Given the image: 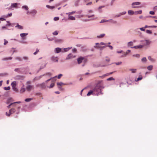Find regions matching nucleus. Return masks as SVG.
Segmentation results:
<instances>
[{
    "instance_id": "f257e3e1",
    "label": "nucleus",
    "mask_w": 157,
    "mask_h": 157,
    "mask_svg": "<svg viewBox=\"0 0 157 157\" xmlns=\"http://www.w3.org/2000/svg\"><path fill=\"white\" fill-rule=\"evenodd\" d=\"M104 88L103 86L102 85L98 84L93 89L94 92V94H95L98 95L99 93L100 92L101 94V90Z\"/></svg>"
},
{
    "instance_id": "f03ea898",
    "label": "nucleus",
    "mask_w": 157,
    "mask_h": 157,
    "mask_svg": "<svg viewBox=\"0 0 157 157\" xmlns=\"http://www.w3.org/2000/svg\"><path fill=\"white\" fill-rule=\"evenodd\" d=\"M31 82L30 81H28L26 82L27 86L26 87V89L27 91H30L34 89V87L33 86L30 85Z\"/></svg>"
},
{
    "instance_id": "7ed1b4c3",
    "label": "nucleus",
    "mask_w": 157,
    "mask_h": 157,
    "mask_svg": "<svg viewBox=\"0 0 157 157\" xmlns=\"http://www.w3.org/2000/svg\"><path fill=\"white\" fill-rule=\"evenodd\" d=\"M11 86L13 90L16 92H17L18 90L17 88L16 87V82L15 81H13L11 83Z\"/></svg>"
},
{
    "instance_id": "20e7f679",
    "label": "nucleus",
    "mask_w": 157,
    "mask_h": 157,
    "mask_svg": "<svg viewBox=\"0 0 157 157\" xmlns=\"http://www.w3.org/2000/svg\"><path fill=\"white\" fill-rule=\"evenodd\" d=\"M84 59V58L82 57H80L79 58L77 59L78 63V64H80L82 62V60Z\"/></svg>"
},
{
    "instance_id": "39448f33",
    "label": "nucleus",
    "mask_w": 157,
    "mask_h": 157,
    "mask_svg": "<svg viewBox=\"0 0 157 157\" xmlns=\"http://www.w3.org/2000/svg\"><path fill=\"white\" fill-rule=\"evenodd\" d=\"M140 4V3L139 2H133L132 3V7L133 8H136L137 7H136L134 6L135 5H138Z\"/></svg>"
},
{
    "instance_id": "423d86ee",
    "label": "nucleus",
    "mask_w": 157,
    "mask_h": 157,
    "mask_svg": "<svg viewBox=\"0 0 157 157\" xmlns=\"http://www.w3.org/2000/svg\"><path fill=\"white\" fill-rule=\"evenodd\" d=\"M75 57V56H74L72 54H70L68 55L67 57L66 58V59L67 60L70 59H71L74 58Z\"/></svg>"
},
{
    "instance_id": "0eeeda50",
    "label": "nucleus",
    "mask_w": 157,
    "mask_h": 157,
    "mask_svg": "<svg viewBox=\"0 0 157 157\" xmlns=\"http://www.w3.org/2000/svg\"><path fill=\"white\" fill-rule=\"evenodd\" d=\"M37 86H40L43 88H44L46 87V85L44 83H43L40 84H38L37 85Z\"/></svg>"
},
{
    "instance_id": "6e6552de",
    "label": "nucleus",
    "mask_w": 157,
    "mask_h": 157,
    "mask_svg": "<svg viewBox=\"0 0 157 157\" xmlns=\"http://www.w3.org/2000/svg\"><path fill=\"white\" fill-rule=\"evenodd\" d=\"M143 47V46L142 45H139L138 46H134L133 47H132V48H134L135 49H137V48H142Z\"/></svg>"
},
{
    "instance_id": "1a4fd4ad",
    "label": "nucleus",
    "mask_w": 157,
    "mask_h": 157,
    "mask_svg": "<svg viewBox=\"0 0 157 157\" xmlns=\"http://www.w3.org/2000/svg\"><path fill=\"white\" fill-rule=\"evenodd\" d=\"M106 46H104L103 47H101L100 45H95L94 47L97 48H101V49H102L103 48L106 47Z\"/></svg>"
},
{
    "instance_id": "9d476101",
    "label": "nucleus",
    "mask_w": 157,
    "mask_h": 157,
    "mask_svg": "<svg viewBox=\"0 0 157 157\" xmlns=\"http://www.w3.org/2000/svg\"><path fill=\"white\" fill-rule=\"evenodd\" d=\"M37 11L35 10H33L31 11V13L32 14L33 16H35L37 13Z\"/></svg>"
},
{
    "instance_id": "9b49d317",
    "label": "nucleus",
    "mask_w": 157,
    "mask_h": 157,
    "mask_svg": "<svg viewBox=\"0 0 157 157\" xmlns=\"http://www.w3.org/2000/svg\"><path fill=\"white\" fill-rule=\"evenodd\" d=\"M28 34V33H21L20 34V36L22 38V39H24L25 36Z\"/></svg>"
},
{
    "instance_id": "f8f14e48",
    "label": "nucleus",
    "mask_w": 157,
    "mask_h": 157,
    "mask_svg": "<svg viewBox=\"0 0 157 157\" xmlns=\"http://www.w3.org/2000/svg\"><path fill=\"white\" fill-rule=\"evenodd\" d=\"M52 59L54 62H57L58 61V59L57 57H52Z\"/></svg>"
},
{
    "instance_id": "ddd939ff",
    "label": "nucleus",
    "mask_w": 157,
    "mask_h": 157,
    "mask_svg": "<svg viewBox=\"0 0 157 157\" xmlns=\"http://www.w3.org/2000/svg\"><path fill=\"white\" fill-rule=\"evenodd\" d=\"M15 109L14 108H12L9 110V113L12 114L15 112Z\"/></svg>"
},
{
    "instance_id": "4468645a",
    "label": "nucleus",
    "mask_w": 157,
    "mask_h": 157,
    "mask_svg": "<svg viewBox=\"0 0 157 157\" xmlns=\"http://www.w3.org/2000/svg\"><path fill=\"white\" fill-rule=\"evenodd\" d=\"M17 3H14L12 4L11 6V8L13 7L17 8Z\"/></svg>"
},
{
    "instance_id": "2eb2a0df",
    "label": "nucleus",
    "mask_w": 157,
    "mask_h": 157,
    "mask_svg": "<svg viewBox=\"0 0 157 157\" xmlns=\"http://www.w3.org/2000/svg\"><path fill=\"white\" fill-rule=\"evenodd\" d=\"M15 27H17L20 29H23V27L21 25H19L18 23L17 24V25L15 26Z\"/></svg>"
},
{
    "instance_id": "dca6fc26",
    "label": "nucleus",
    "mask_w": 157,
    "mask_h": 157,
    "mask_svg": "<svg viewBox=\"0 0 157 157\" xmlns=\"http://www.w3.org/2000/svg\"><path fill=\"white\" fill-rule=\"evenodd\" d=\"M61 48H56L55 49V52L56 53H58L61 52Z\"/></svg>"
},
{
    "instance_id": "f3484780",
    "label": "nucleus",
    "mask_w": 157,
    "mask_h": 157,
    "mask_svg": "<svg viewBox=\"0 0 157 157\" xmlns=\"http://www.w3.org/2000/svg\"><path fill=\"white\" fill-rule=\"evenodd\" d=\"M22 9L28 11L29 10V8L27 6H24L22 7Z\"/></svg>"
},
{
    "instance_id": "a211bd4d",
    "label": "nucleus",
    "mask_w": 157,
    "mask_h": 157,
    "mask_svg": "<svg viewBox=\"0 0 157 157\" xmlns=\"http://www.w3.org/2000/svg\"><path fill=\"white\" fill-rule=\"evenodd\" d=\"M25 89L23 87H22L20 90V92L21 93H23L25 92Z\"/></svg>"
},
{
    "instance_id": "6ab92c4d",
    "label": "nucleus",
    "mask_w": 157,
    "mask_h": 157,
    "mask_svg": "<svg viewBox=\"0 0 157 157\" xmlns=\"http://www.w3.org/2000/svg\"><path fill=\"white\" fill-rule=\"evenodd\" d=\"M68 17H68L69 19H70V20H75V17H74L72 16L69 15V16H68Z\"/></svg>"
},
{
    "instance_id": "aec40b11",
    "label": "nucleus",
    "mask_w": 157,
    "mask_h": 157,
    "mask_svg": "<svg viewBox=\"0 0 157 157\" xmlns=\"http://www.w3.org/2000/svg\"><path fill=\"white\" fill-rule=\"evenodd\" d=\"M46 6L47 8L51 9H53L55 8L54 6H51L49 5H47Z\"/></svg>"
},
{
    "instance_id": "412c9836",
    "label": "nucleus",
    "mask_w": 157,
    "mask_h": 157,
    "mask_svg": "<svg viewBox=\"0 0 157 157\" xmlns=\"http://www.w3.org/2000/svg\"><path fill=\"white\" fill-rule=\"evenodd\" d=\"M93 93H94V91L93 90H90L89 92H88L87 95V96H90L91 94H92Z\"/></svg>"
},
{
    "instance_id": "4be33fe9",
    "label": "nucleus",
    "mask_w": 157,
    "mask_h": 157,
    "mask_svg": "<svg viewBox=\"0 0 157 157\" xmlns=\"http://www.w3.org/2000/svg\"><path fill=\"white\" fill-rule=\"evenodd\" d=\"M63 85H65V84H64L62 82H58L57 83V85L58 86V87L59 88H60V87H59V86H61Z\"/></svg>"
},
{
    "instance_id": "5701e85b",
    "label": "nucleus",
    "mask_w": 157,
    "mask_h": 157,
    "mask_svg": "<svg viewBox=\"0 0 157 157\" xmlns=\"http://www.w3.org/2000/svg\"><path fill=\"white\" fill-rule=\"evenodd\" d=\"M75 12V11H73L72 12H70L69 13H66L67 15H68V16L70 15L71 14H73Z\"/></svg>"
},
{
    "instance_id": "b1692460",
    "label": "nucleus",
    "mask_w": 157,
    "mask_h": 157,
    "mask_svg": "<svg viewBox=\"0 0 157 157\" xmlns=\"http://www.w3.org/2000/svg\"><path fill=\"white\" fill-rule=\"evenodd\" d=\"M12 59V57H9L7 58H3L2 59V60H8L11 59Z\"/></svg>"
},
{
    "instance_id": "393cba45",
    "label": "nucleus",
    "mask_w": 157,
    "mask_h": 157,
    "mask_svg": "<svg viewBox=\"0 0 157 157\" xmlns=\"http://www.w3.org/2000/svg\"><path fill=\"white\" fill-rule=\"evenodd\" d=\"M105 36V34H101L99 36H97V37L98 38H101Z\"/></svg>"
},
{
    "instance_id": "a878e982",
    "label": "nucleus",
    "mask_w": 157,
    "mask_h": 157,
    "mask_svg": "<svg viewBox=\"0 0 157 157\" xmlns=\"http://www.w3.org/2000/svg\"><path fill=\"white\" fill-rule=\"evenodd\" d=\"M133 45V42L132 41L129 42L128 44V46H131Z\"/></svg>"
},
{
    "instance_id": "bb28decb",
    "label": "nucleus",
    "mask_w": 157,
    "mask_h": 157,
    "mask_svg": "<svg viewBox=\"0 0 157 157\" xmlns=\"http://www.w3.org/2000/svg\"><path fill=\"white\" fill-rule=\"evenodd\" d=\"M152 68H153V66H152V65H150L149 66H148L147 67V69L149 70H151L152 69Z\"/></svg>"
},
{
    "instance_id": "cd10ccee",
    "label": "nucleus",
    "mask_w": 157,
    "mask_h": 157,
    "mask_svg": "<svg viewBox=\"0 0 157 157\" xmlns=\"http://www.w3.org/2000/svg\"><path fill=\"white\" fill-rule=\"evenodd\" d=\"M128 14H130V15L133 14L134 13V12L132 10H129L128 11Z\"/></svg>"
},
{
    "instance_id": "c85d7f7f",
    "label": "nucleus",
    "mask_w": 157,
    "mask_h": 157,
    "mask_svg": "<svg viewBox=\"0 0 157 157\" xmlns=\"http://www.w3.org/2000/svg\"><path fill=\"white\" fill-rule=\"evenodd\" d=\"M113 73V72H110L109 73H106V74H104V75L105 77L107 76H108L109 75L112 74Z\"/></svg>"
},
{
    "instance_id": "c756f323",
    "label": "nucleus",
    "mask_w": 157,
    "mask_h": 157,
    "mask_svg": "<svg viewBox=\"0 0 157 157\" xmlns=\"http://www.w3.org/2000/svg\"><path fill=\"white\" fill-rule=\"evenodd\" d=\"M32 100V98H26L25 99V101L26 102H29Z\"/></svg>"
},
{
    "instance_id": "7c9ffc66",
    "label": "nucleus",
    "mask_w": 157,
    "mask_h": 157,
    "mask_svg": "<svg viewBox=\"0 0 157 157\" xmlns=\"http://www.w3.org/2000/svg\"><path fill=\"white\" fill-rule=\"evenodd\" d=\"M142 13V10H139L137 11H136L135 12V13L136 14H141Z\"/></svg>"
},
{
    "instance_id": "2f4dec72",
    "label": "nucleus",
    "mask_w": 157,
    "mask_h": 157,
    "mask_svg": "<svg viewBox=\"0 0 157 157\" xmlns=\"http://www.w3.org/2000/svg\"><path fill=\"white\" fill-rule=\"evenodd\" d=\"M130 70L132 71V73H134L136 72V69H131Z\"/></svg>"
},
{
    "instance_id": "473e14b6",
    "label": "nucleus",
    "mask_w": 157,
    "mask_h": 157,
    "mask_svg": "<svg viewBox=\"0 0 157 157\" xmlns=\"http://www.w3.org/2000/svg\"><path fill=\"white\" fill-rule=\"evenodd\" d=\"M141 61L143 62H145L147 61V59L145 57H144L141 59Z\"/></svg>"
},
{
    "instance_id": "72a5a7b5",
    "label": "nucleus",
    "mask_w": 157,
    "mask_h": 157,
    "mask_svg": "<svg viewBox=\"0 0 157 157\" xmlns=\"http://www.w3.org/2000/svg\"><path fill=\"white\" fill-rule=\"evenodd\" d=\"M146 32L149 34H151L152 33V32L150 30H146Z\"/></svg>"
},
{
    "instance_id": "f704fd0d",
    "label": "nucleus",
    "mask_w": 157,
    "mask_h": 157,
    "mask_svg": "<svg viewBox=\"0 0 157 157\" xmlns=\"http://www.w3.org/2000/svg\"><path fill=\"white\" fill-rule=\"evenodd\" d=\"M107 81H110L111 80H114V79L113 78V77H110L107 79Z\"/></svg>"
},
{
    "instance_id": "c9c22d12",
    "label": "nucleus",
    "mask_w": 157,
    "mask_h": 157,
    "mask_svg": "<svg viewBox=\"0 0 157 157\" xmlns=\"http://www.w3.org/2000/svg\"><path fill=\"white\" fill-rule=\"evenodd\" d=\"M125 13H126V12H123L122 13H120L119 15H117V17H120L121 15H124V14H125Z\"/></svg>"
},
{
    "instance_id": "e433bc0d",
    "label": "nucleus",
    "mask_w": 157,
    "mask_h": 157,
    "mask_svg": "<svg viewBox=\"0 0 157 157\" xmlns=\"http://www.w3.org/2000/svg\"><path fill=\"white\" fill-rule=\"evenodd\" d=\"M128 54V52H126L125 53H124L123 55L121 56V57H125Z\"/></svg>"
},
{
    "instance_id": "4c0bfd02",
    "label": "nucleus",
    "mask_w": 157,
    "mask_h": 157,
    "mask_svg": "<svg viewBox=\"0 0 157 157\" xmlns=\"http://www.w3.org/2000/svg\"><path fill=\"white\" fill-rule=\"evenodd\" d=\"M142 77H139L135 80L137 82L139 80H141L142 79Z\"/></svg>"
},
{
    "instance_id": "58836bf2",
    "label": "nucleus",
    "mask_w": 157,
    "mask_h": 157,
    "mask_svg": "<svg viewBox=\"0 0 157 157\" xmlns=\"http://www.w3.org/2000/svg\"><path fill=\"white\" fill-rule=\"evenodd\" d=\"M10 89V86H8L7 87H4V89L5 90H9Z\"/></svg>"
},
{
    "instance_id": "ea45409f",
    "label": "nucleus",
    "mask_w": 157,
    "mask_h": 157,
    "mask_svg": "<svg viewBox=\"0 0 157 157\" xmlns=\"http://www.w3.org/2000/svg\"><path fill=\"white\" fill-rule=\"evenodd\" d=\"M54 86V83H52L50 86L49 88H52Z\"/></svg>"
},
{
    "instance_id": "a19ab883",
    "label": "nucleus",
    "mask_w": 157,
    "mask_h": 157,
    "mask_svg": "<svg viewBox=\"0 0 157 157\" xmlns=\"http://www.w3.org/2000/svg\"><path fill=\"white\" fill-rule=\"evenodd\" d=\"M11 25V24L8 21H7V24L6 25V26H10Z\"/></svg>"
},
{
    "instance_id": "79ce46f5",
    "label": "nucleus",
    "mask_w": 157,
    "mask_h": 157,
    "mask_svg": "<svg viewBox=\"0 0 157 157\" xmlns=\"http://www.w3.org/2000/svg\"><path fill=\"white\" fill-rule=\"evenodd\" d=\"M133 56L136 57H139L140 56V55L139 54H136V55H133Z\"/></svg>"
},
{
    "instance_id": "37998d69",
    "label": "nucleus",
    "mask_w": 157,
    "mask_h": 157,
    "mask_svg": "<svg viewBox=\"0 0 157 157\" xmlns=\"http://www.w3.org/2000/svg\"><path fill=\"white\" fill-rule=\"evenodd\" d=\"M39 52V50L38 49H36V52L34 53L33 54L34 55H36L38 52Z\"/></svg>"
},
{
    "instance_id": "c03bdc74",
    "label": "nucleus",
    "mask_w": 157,
    "mask_h": 157,
    "mask_svg": "<svg viewBox=\"0 0 157 157\" xmlns=\"http://www.w3.org/2000/svg\"><path fill=\"white\" fill-rule=\"evenodd\" d=\"M39 52V50L38 49H36V52L34 53L33 54L34 55H36L38 52Z\"/></svg>"
},
{
    "instance_id": "a18cd8bd",
    "label": "nucleus",
    "mask_w": 157,
    "mask_h": 157,
    "mask_svg": "<svg viewBox=\"0 0 157 157\" xmlns=\"http://www.w3.org/2000/svg\"><path fill=\"white\" fill-rule=\"evenodd\" d=\"M39 52V50L38 49H36V52L34 53L33 54L34 55H36L38 52Z\"/></svg>"
},
{
    "instance_id": "49530a36",
    "label": "nucleus",
    "mask_w": 157,
    "mask_h": 157,
    "mask_svg": "<svg viewBox=\"0 0 157 157\" xmlns=\"http://www.w3.org/2000/svg\"><path fill=\"white\" fill-rule=\"evenodd\" d=\"M39 52V50L38 49H36V52L34 53L33 54L34 55H36L38 52Z\"/></svg>"
},
{
    "instance_id": "de8ad7c7",
    "label": "nucleus",
    "mask_w": 157,
    "mask_h": 157,
    "mask_svg": "<svg viewBox=\"0 0 157 157\" xmlns=\"http://www.w3.org/2000/svg\"><path fill=\"white\" fill-rule=\"evenodd\" d=\"M122 62H119L116 63L115 64L116 65H118L121 64H122Z\"/></svg>"
},
{
    "instance_id": "09e8293b",
    "label": "nucleus",
    "mask_w": 157,
    "mask_h": 157,
    "mask_svg": "<svg viewBox=\"0 0 157 157\" xmlns=\"http://www.w3.org/2000/svg\"><path fill=\"white\" fill-rule=\"evenodd\" d=\"M108 20H102L100 23H103L104 22H108Z\"/></svg>"
},
{
    "instance_id": "8fccbe9b",
    "label": "nucleus",
    "mask_w": 157,
    "mask_h": 157,
    "mask_svg": "<svg viewBox=\"0 0 157 157\" xmlns=\"http://www.w3.org/2000/svg\"><path fill=\"white\" fill-rule=\"evenodd\" d=\"M12 15V13H10L9 14H8L7 16H6L5 17L6 18L8 17H10Z\"/></svg>"
},
{
    "instance_id": "3c124183",
    "label": "nucleus",
    "mask_w": 157,
    "mask_h": 157,
    "mask_svg": "<svg viewBox=\"0 0 157 157\" xmlns=\"http://www.w3.org/2000/svg\"><path fill=\"white\" fill-rule=\"evenodd\" d=\"M53 34L54 35H56L58 34V33L57 31H55L53 33Z\"/></svg>"
},
{
    "instance_id": "603ef678",
    "label": "nucleus",
    "mask_w": 157,
    "mask_h": 157,
    "mask_svg": "<svg viewBox=\"0 0 157 157\" xmlns=\"http://www.w3.org/2000/svg\"><path fill=\"white\" fill-rule=\"evenodd\" d=\"M54 20L55 21H57L59 20V17H55L54 18Z\"/></svg>"
},
{
    "instance_id": "864d4df0",
    "label": "nucleus",
    "mask_w": 157,
    "mask_h": 157,
    "mask_svg": "<svg viewBox=\"0 0 157 157\" xmlns=\"http://www.w3.org/2000/svg\"><path fill=\"white\" fill-rule=\"evenodd\" d=\"M4 45H6V44H7L8 43V41L7 40H6L4 39Z\"/></svg>"
},
{
    "instance_id": "5fc2aeb1",
    "label": "nucleus",
    "mask_w": 157,
    "mask_h": 157,
    "mask_svg": "<svg viewBox=\"0 0 157 157\" xmlns=\"http://www.w3.org/2000/svg\"><path fill=\"white\" fill-rule=\"evenodd\" d=\"M6 115L8 116V117H9L10 116V115L11 114H10V113H9H9H8V112H6Z\"/></svg>"
},
{
    "instance_id": "6e6d98bb",
    "label": "nucleus",
    "mask_w": 157,
    "mask_h": 157,
    "mask_svg": "<svg viewBox=\"0 0 157 157\" xmlns=\"http://www.w3.org/2000/svg\"><path fill=\"white\" fill-rule=\"evenodd\" d=\"M149 13L151 14H152V15H154V14H155V13L154 11H150V12H149Z\"/></svg>"
},
{
    "instance_id": "4d7b16f0",
    "label": "nucleus",
    "mask_w": 157,
    "mask_h": 157,
    "mask_svg": "<svg viewBox=\"0 0 157 157\" xmlns=\"http://www.w3.org/2000/svg\"><path fill=\"white\" fill-rule=\"evenodd\" d=\"M62 76V75L61 74H60L58 76V79H59L61 78V77Z\"/></svg>"
},
{
    "instance_id": "13d9d810",
    "label": "nucleus",
    "mask_w": 157,
    "mask_h": 157,
    "mask_svg": "<svg viewBox=\"0 0 157 157\" xmlns=\"http://www.w3.org/2000/svg\"><path fill=\"white\" fill-rule=\"evenodd\" d=\"M16 59H18V60L19 61H21L22 60V59L20 58L19 57H16Z\"/></svg>"
},
{
    "instance_id": "bf43d9fd",
    "label": "nucleus",
    "mask_w": 157,
    "mask_h": 157,
    "mask_svg": "<svg viewBox=\"0 0 157 157\" xmlns=\"http://www.w3.org/2000/svg\"><path fill=\"white\" fill-rule=\"evenodd\" d=\"M148 59L149 60H151L152 61H153V59L151 58V56H149L148 57Z\"/></svg>"
},
{
    "instance_id": "052dcab7",
    "label": "nucleus",
    "mask_w": 157,
    "mask_h": 157,
    "mask_svg": "<svg viewBox=\"0 0 157 157\" xmlns=\"http://www.w3.org/2000/svg\"><path fill=\"white\" fill-rule=\"evenodd\" d=\"M140 29L141 30V31H144L145 30V28H140Z\"/></svg>"
},
{
    "instance_id": "680f3d73",
    "label": "nucleus",
    "mask_w": 157,
    "mask_h": 157,
    "mask_svg": "<svg viewBox=\"0 0 157 157\" xmlns=\"http://www.w3.org/2000/svg\"><path fill=\"white\" fill-rule=\"evenodd\" d=\"M26 13L28 15H29V14H31V11H28Z\"/></svg>"
},
{
    "instance_id": "e2e57ef3",
    "label": "nucleus",
    "mask_w": 157,
    "mask_h": 157,
    "mask_svg": "<svg viewBox=\"0 0 157 157\" xmlns=\"http://www.w3.org/2000/svg\"><path fill=\"white\" fill-rule=\"evenodd\" d=\"M77 51V50L76 48H74L73 49H72V51L73 52H76Z\"/></svg>"
},
{
    "instance_id": "0e129e2a",
    "label": "nucleus",
    "mask_w": 157,
    "mask_h": 157,
    "mask_svg": "<svg viewBox=\"0 0 157 157\" xmlns=\"http://www.w3.org/2000/svg\"><path fill=\"white\" fill-rule=\"evenodd\" d=\"M149 27H151V28H156L157 27V26H154V25H153V26H149Z\"/></svg>"
},
{
    "instance_id": "69168bd1",
    "label": "nucleus",
    "mask_w": 157,
    "mask_h": 157,
    "mask_svg": "<svg viewBox=\"0 0 157 157\" xmlns=\"http://www.w3.org/2000/svg\"><path fill=\"white\" fill-rule=\"evenodd\" d=\"M108 47H109V48H110L111 49H112H112H113V47L112 46H111V45H108Z\"/></svg>"
},
{
    "instance_id": "338daca9",
    "label": "nucleus",
    "mask_w": 157,
    "mask_h": 157,
    "mask_svg": "<svg viewBox=\"0 0 157 157\" xmlns=\"http://www.w3.org/2000/svg\"><path fill=\"white\" fill-rule=\"evenodd\" d=\"M92 2H90L89 3H87L86 4V5L88 6V5H91L92 4Z\"/></svg>"
},
{
    "instance_id": "774afa93",
    "label": "nucleus",
    "mask_w": 157,
    "mask_h": 157,
    "mask_svg": "<svg viewBox=\"0 0 157 157\" xmlns=\"http://www.w3.org/2000/svg\"><path fill=\"white\" fill-rule=\"evenodd\" d=\"M0 20H1V21H4V20H5V19L4 18H2V17H1V18H0Z\"/></svg>"
}]
</instances>
